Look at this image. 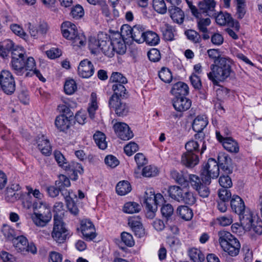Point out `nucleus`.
Masks as SVG:
<instances>
[{
    "label": "nucleus",
    "instance_id": "obj_1",
    "mask_svg": "<svg viewBox=\"0 0 262 262\" xmlns=\"http://www.w3.org/2000/svg\"><path fill=\"white\" fill-rule=\"evenodd\" d=\"M210 59L213 60L210 65L211 71L207 73L208 79L215 85H218L220 82L225 81L232 72L231 60L227 57L221 56L218 49H211L207 50Z\"/></svg>",
    "mask_w": 262,
    "mask_h": 262
},
{
    "label": "nucleus",
    "instance_id": "obj_2",
    "mask_svg": "<svg viewBox=\"0 0 262 262\" xmlns=\"http://www.w3.org/2000/svg\"><path fill=\"white\" fill-rule=\"evenodd\" d=\"M11 66L14 73L18 76L24 75L25 77H29L35 75L40 81H46L40 71L36 69L34 58L28 57L23 48H17L13 51Z\"/></svg>",
    "mask_w": 262,
    "mask_h": 262
},
{
    "label": "nucleus",
    "instance_id": "obj_3",
    "mask_svg": "<svg viewBox=\"0 0 262 262\" xmlns=\"http://www.w3.org/2000/svg\"><path fill=\"white\" fill-rule=\"evenodd\" d=\"M33 213L31 219L38 227L45 226L51 220L52 213L48 204L43 201H34L32 205Z\"/></svg>",
    "mask_w": 262,
    "mask_h": 262
},
{
    "label": "nucleus",
    "instance_id": "obj_4",
    "mask_svg": "<svg viewBox=\"0 0 262 262\" xmlns=\"http://www.w3.org/2000/svg\"><path fill=\"white\" fill-rule=\"evenodd\" d=\"M218 237L219 243L223 251L232 257L238 255L241 244L237 238L225 230L219 231Z\"/></svg>",
    "mask_w": 262,
    "mask_h": 262
},
{
    "label": "nucleus",
    "instance_id": "obj_5",
    "mask_svg": "<svg viewBox=\"0 0 262 262\" xmlns=\"http://www.w3.org/2000/svg\"><path fill=\"white\" fill-rule=\"evenodd\" d=\"M61 31L63 36L71 40L74 47H80L85 45V36L82 33H78L75 24L70 21L63 22L61 26Z\"/></svg>",
    "mask_w": 262,
    "mask_h": 262
},
{
    "label": "nucleus",
    "instance_id": "obj_6",
    "mask_svg": "<svg viewBox=\"0 0 262 262\" xmlns=\"http://www.w3.org/2000/svg\"><path fill=\"white\" fill-rule=\"evenodd\" d=\"M144 203L147 210L146 215L149 218H152L158 209V205L163 202V196L160 193L155 194L152 188L147 189L144 194Z\"/></svg>",
    "mask_w": 262,
    "mask_h": 262
},
{
    "label": "nucleus",
    "instance_id": "obj_7",
    "mask_svg": "<svg viewBox=\"0 0 262 262\" xmlns=\"http://www.w3.org/2000/svg\"><path fill=\"white\" fill-rule=\"evenodd\" d=\"M51 237L58 244H63L71 236L66 224L59 216H54Z\"/></svg>",
    "mask_w": 262,
    "mask_h": 262
},
{
    "label": "nucleus",
    "instance_id": "obj_8",
    "mask_svg": "<svg viewBox=\"0 0 262 262\" xmlns=\"http://www.w3.org/2000/svg\"><path fill=\"white\" fill-rule=\"evenodd\" d=\"M145 29L141 25H136L131 27L127 24L123 25L121 28V33L122 37L131 38L133 40L138 43L144 42L143 36L145 34Z\"/></svg>",
    "mask_w": 262,
    "mask_h": 262
},
{
    "label": "nucleus",
    "instance_id": "obj_9",
    "mask_svg": "<svg viewBox=\"0 0 262 262\" xmlns=\"http://www.w3.org/2000/svg\"><path fill=\"white\" fill-rule=\"evenodd\" d=\"M16 83L12 74L8 70L0 73V89L6 94L11 95L15 91Z\"/></svg>",
    "mask_w": 262,
    "mask_h": 262
},
{
    "label": "nucleus",
    "instance_id": "obj_10",
    "mask_svg": "<svg viewBox=\"0 0 262 262\" xmlns=\"http://www.w3.org/2000/svg\"><path fill=\"white\" fill-rule=\"evenodd\" d=\"M219 167L215 159L209 158L205 166L201 170L202 180L216 179L219 175Z\"/></svg>",
    "mask_w": 262,
    "mask_h": 262
},
{
    "label": "nucleus",
    "instance_id": "obj_11",
    "mask_svg": "<svg viewBox=\"0 0 262 262\" xmlns=\"http://www.w3.org/2000/svg\"><path fill=\"white\" fill-rule=\"evenodd\" d=\"M14 245L17 252L24 255L29 253L35 254L37 251L34 244L29 243L27 238L24 236H19L16 238L14 241Z\"/></svg>",
    "mask_w": 262,
    "mask_h": 262
},
{
    "label": "nucleus",
    "instance_id": "obj_12",
    "mask_svg": "<svg viewBox=\"0 0 262 262\" xmlns=\"http://www.w3.org/2000/svg\"><path fill=\"white\" fill-rule=\"evenodd\" d=\"M80 230L83 238L87 241L93 240L97 236L95 227L90 220H82L80 223Z\"/></svg>",
    "mask_w": 262,
    "mask_h": 262
},
{
    "label": "nucleus",
    "instance_id": "obj_13",
    "mask_svg": "<svg viewBox=\"0 0 262 262\" xmlns=\"http://www.w3.org/2000/svg\"><path fill=\"white\" fill-rule=\"evenodd\" d=\"M122 99H109L108 106L114 110L116 114L119 117L126 116L129 112V107L127 104L122 101Z\"/></svg>",
    "mask_w": 262,
    "mask_h": 262
},
{
    "label": "nucleus",
    "instance_id": "obj_14",
    "mask_svg": "<svg viewBox=\"0 0 262 262\" xmlns=\"http://www.w3.org/2000/svg\"><path fill=\"white\" fill-rule=\"evenodd\" d=\"M115 132L118 137L123 140H128L134 136L128 125L123 122H117L113 126Z\"/></svg>",
    "mask_w": 262,
    "mask_h": 262
},
{
    "label": "nucleus",
    "instance_id": "obj_15",
    "mask_svg": "<svg viewBox=\"0 0 262 262\" xmlns=\"http://www.w3.org/2000/svg\"><path fill=\"white\" fill-rule=\"evenodd\" d=\"M217 160L218 164L226 173V175L221 176L219 180H222L223 178L225 179V180H231V178L228 175V173L232 172V170L229 168V165L231 162V158L225 154H221L218 156Z\"/></svg>",
    "mask_w": 262,
    "mask_h": 262
},
{
    "label": "nucleus",
    "instance_id": "obj_16",
    "mask_svg": "<svg viewBox=\"0 0 262 262\" xmlns=\"http://www.w3.org/2000/svg\"><path fill=\"white\" fill-rule=\"evenodd\" d=\"M95 68L92 62L88 59L81 61L78 67V73L80 77L89 78L94 73Z\"/></svg>",
    "mask_w": 262,
    "mask_h": 262
},
{
    "label": "nucleus",
    "instance_id": "obj_17",
    "mask_svg": "<svg viewBox=\"0 0 262 262\" xmlns=\"http://www.w3.org/2000/svg\"><path fill=\"white\" fill-rule=\"evenodd\" d=\"M198 7L199 11L204 16H215V2L214 0H202L199 3Z\"/></svg>",
    "mask_w": 262,
    "mask_h": 262
},
{
    "label": "nucleus",
    "instance_id": "obj_18",
    "mask_svg": "<svg viewBox=\"0 0 262 262\" xmlns=\"http://www.w3.org/2000/svg\"><path fill=\"white\" fill-rule=\"evenodd\" d=\"M180 186H171L169 188L168 192L170 196L176 201L180 202L184 191L186 187H189V181H183Z\"/></svg>",
    "mask_w": 262,
    "mask_h": 262
},
{
    "label": "nucleus",
    "instance_id": "obj_19",
    "mask_svg": "<svg viewBox=\"0 0 262 262\" xmlns=\"http://www.w3.org/2000/svg\"><path fill=\"white\" fill-rule=\"evenodd\" d=\"M211 181H189V184L199 193L200 196L207 198L210 193L209 186Z\"/></svg>",
    "mask_w": 262,
    "mask_h": 262
},
{
    "label": "nucleus",
    "instance_id": "obj_20",
    "mask_svg": "<svg viewBox=\"0 0 262 262\" xmlns=\"http://www.w3.org/2000/svg\"><path fill=\"white\" fill-rule=\"evenodd\" d=\"M221 188L218 190V196L220 200L228 202L231 199V193L228 188L233 185L232 181H219Z\"/></svg>",
    "mask_w": 262,
    "mask_h": 262
},
{
    "label": "nucleus",
    "instance_id": "obj_21",
    "mask_svg": "<svg viewBox=\"0 0 262 262\" xmlns=\"http://www.w3.org/2000/svg\"><path fill=\"white\" fill-rule=\"evenodd\" d=\"M172 105L177 112H183L190 107L191 101L185 97H174L172 99Z\"/></svg>",
    "mask_w": 262,
    "mask_h": 262
},
{
    "label": "nucleus",
    "instance_id": "obj_22",
    "mask_svg": "<svg viewBox=\"0 0 262 262\" xmlns=\"http://www.w3.org/2000/svg\"><path fill=\"white\" fill-rule=\"evenodd\" d=\"M252 212L249 210L245 211L240 215V223L242 227L245 231H251L252 228V225L255 222L254 220Z\"/></svg>",
    "mask_w": 262,
    "mask_h": 262
},
{
    "label": "nucleus",
    "instance_id": "obj_23",
    "mask_svg": "<svg viewBox=\"0 0 262 262\" xmlns=\"http://www.w3.org/2000/svg\"><path fill=\"white\" fill-rule=\"evenodd\" d=\"M252 212L249 210L245 211L240 215V223L242 227L245 231H251L252 228V225L255 222L254 220Z\"/></svg>",
    "mask_w": 262,
    "mask_h": 262
},
{
    "label": "nucleus",
    "instance_id": "obj_24",
    "mask_svg": "<svg viewBox=\"0 0 262 262\" xmlns=\"http://www.w3.org/2000/svg\"><path fill=\"white\" fill-rule=\"evenodd\" d=\"M170 92L174 97H185L189 93V87L185 83L179 81L173 85Z\"/></svg>",
    "mask_w": 262,
    "mask_h": 262
},
{
    "label": "nucleus",
    "instance_id": "obj_25",
    "mask_svg": "<svg viewBox=\"0 0 262 262\" xmlns=\"http://www.w3.org/2000/svg\"><path fill=\"white\" fill-rule=\"evenodd\" d=\"M230 206L232 211L239 215L246 211L244 202L238 195H233L232 196Z\"/></svg>",
    "mask_w": 262,
    "mask_h": 262
},
{
    "label": "nucleus",
    "instance_id": "obj_26",
    "mask_svg": "<svg viewBox=\"0 0 262 262\" xmlns=\"http://www.w3.org/2000/svg\"><path fill=\"white\" fill-rule=\"evenodd\" d=\"M73 118H69L64 114L56 117L55 120V126L61 132H65L68 129L71 124V120Z\"/></svg>",
    "mask_w": 262,
    "mask_h": 262
},
{
    "label": "nucleus",
    "instance_id": "obj_27",
    "mask_svg": "<svg viewBox=\"0 0 262 262\" xmlns=\"http://www.w3.org/2000/svg\"><path fill=\"white\" fill-rule=\"evenodd\" d=\"M199 159L195 153L186 152L181 157V163L187 167L191 168L199 163Z\"/></svg>",
    "mask_w": 262,
    "mask_h": 262
},
{
    "label": "nucleus",
    "instance_id": "obj_28",
    "mask_svg": "<svg viewBox=\"0 0 262 262\" xmlns=\"http://www.w3.org/2000/svg\"><path fill=\"white\" fill-rule=\"evenodd\" d=\"M125 84H119L116 85H112V90L113 94L109 99H118L126 98L128 96V92L127 91Z\"/></svg>",
    "mask_w": 262,
    "mask_h": 262
},
{
    "label": "nucleus",
    "instance_id": "obj_29",
    "mask_svg": "<svg viewBox=\"0 0 262 262\" xmlns=\"http://www.w3.org/2000/svg\"><path fill=\"white\" fill-rule=\"evenodd\" d=\"M37 147L41 154L45 156H49L52 154V146L48 139L42 136L37 141Z\"/></svg>",
    "mask_w": 262,
    "mask_h": 262
},
{
    "label": "nucleus",
    "instance_id": "obj_30",
    "mask_svg": "<svg viewBox=\"0 0 262 262\" xmlns=\"http://www.w3.org/2000/svg\"><path fill=\"white\" fill-rule=\"evenodd\" d=\"M170 17L173 21L177 24H181L184 19V13L179 7L171 6L168 9Z\"/></svg>",
    "mask_w": 262,
    "mask_h": 262
},
{
    "label": "nucleus",
    "instance_id": "obj_31",
    "mask_svg": "<svg viewBox=\"0 0 262 262\" xmlns=\"http://www.w3.org/2000/svg\"><path fill=\"white\" fill-rule=\"evenodd\" d=\"M215 18V20L217 24L221 26L228 25L230 27H233L234 21L233 19L231 16L230 14L228 13L220 12L217 15L215 13V16H213Z\"/></svg>",
    "mask_w": 262,
    "mask_h": 262
},
{
    "label": "nucleus",
    "instance_id": "obj_32",
    "mask_svg": "<svg viewBox=\"0 0 262 262\" xmlns=\"http://www.w3.org/2000/svg\"><path fill=\"white\" fill-rule=\"evenodd\" d=\"M220 142L222 143L223 147L227 151L234 154L238 152V144L236 141H235L232 138H226Z\"/></svg>",
    "mask_w": 262,
    "mask_h": 262
},
{
    "label": "nucleus",
    "instance_id": "obj_33",
    "mask_svg": "<svg viewBox=\"0 0 262 262\" xmlns=\"http://www.w3.org/2000/svg\"><path fill=\"white\" fill-rule=\"evenodd\" d=\"M170 176L171 178L174 180H187L188 178L189 180H193L194 178L197 180H199L198 176L194 174H188L184 171H178L176 170H172L171 171Z\"/></svg>",
    "mask_w": 262,
    "mask_h": 262
},
{
    "label": "nucleus",
    "instance_id": "obj_34",
    "mask_svg": "<svg viewBox=\"0 0 262 262\" xmlns=\"http://www.w3.org/2000/svg\"><path fill=\"white\" fill-rule=\"evenodd\" d=\"M208 123L207 117L204 116H198L193 120L192 128L194 132L203 131Z\"/></svg>",
    "mask_w": 262,
    "mask_h": 262
},
{
    "label": "nucleus",
    "instance_id": "obj_35",
    "mask_svg": "<svg viewBox=\"0 0 262 262\" xmlns=\"http://www.w3.org/2000/svg\"><path fill=\"white\" fill-rule=\"evenodd\" d=\"M110 83L112 85L119 84H126L128 81L125 76L119 72H113L109 79Z\"/></svg>",
    "mask_w": 262,
    "mask_h": 262
},
{
    "label": "nucleus",
    "instance_id": "obj_36",
    "mask_svg": "<svg viewBox=\"0 0 262 262\" xmlns=\"http://www.w3.org/2000/svg\"><path fill=\"white\" fill-rule=\"evenodd\" d=\"M161 30L162 32L163 38L165 40L171 41L174 39L175 30L172 26L168 24H165L161 27Z\"/></svg>",
    "mask_w": 262,
    "mask_h": 262
},
{
    "label": "nucleus",
    "instance_id": "obj_37",
    "mask_svg": "<svg viewBox=\"0 0 262 262\" xmlns=\"http://www.w3.org/2000/svg\"><path fill=\"white\" fill-rule=\"evenodd\" d=\"M144 42L150 46H156L159 43L160 37L155 32L148 31L145 32L143 36Z\"/></svg>",
    "mask_w": 262,
    "mask_h": 262
},
{
    "label": "nucleus",
    "instance_id": "obj_38",
    "mask_svg": "<svg viewBox=\"0 0 262 262\" xmlns=\"http://www.w3.org/2000/svg\"><path fill=\"white\" fill-rule=\"evenodd\" d=\"M203 15L200 12L198 17H195L197 20V27L200 32L205 33L208 32L207 27L210 25L211 20L209 18H203Z\"/></svg>",
    "mask_w": 262,
    "mask_h": 262
},
{
    "label": "nucleus",
    "instance_id": "obj_39",
    "mask_svg": "<svg viewBox=\"0 0 262 262\" xmlns=\"http://www.w3.org/2000/svg\"><path fill=\"white\" fill-rule=\"evenodd\" d=\"M93 139L97 146L101 149L104 150L107 146L106 137L104 133L97 131L93 135Z\"/></svg>",
    "mask_w": 262,
    "mask_h": 262
},
{
    "label": "nucleus",
    "instance_id": "obj_40",
    "mask_svg": "<svg viewBox=\"0 0 262 262\" xmlns=\"http://www.w3.org/2000/svg\"><path fill=\"white\" fill-rule=\"evenodd\" d=\"M116 192L120 195H125L132 190V186L128 181H119L116 187Z\"/></svg>",
    "mask_w": 262,
    "mask_h": 262
},
{
    "label": "nucleus",
    "instance_id": "obj_41",
    "mask_svg": "<svg viewBox=\"0 0 262 262\" xmlns=\"http://www.w3.org/2000/svg\"><path fill=\"white\" fill-rule=\"evenodd\" d=\"M177 212L182 219L186 221L190 220L193 216L192 210L186 206H179Z\"/></svg>",
    "mask_w": 262,
    "mask_h": 262
},
{
    "label": "nucleus",
    "instance_id": "obj_42",
    "mask_svg": "<svg viewBox=\"0 0 262 262\" xmlns=\"http://www.w3.org/2000/svg\"><path fill=\"white\" fill-rule=\"evenodd\" d=\"M56 186L65 199L70 198V191L67 189L71 186L70 181H56Z\"/></svg>",
    "mask_w": 262,
    "mask_h": 262
},
{
    "label": "nucleus",
    "instance_id": "obj_43",
    "mask_svg": "<svg viewBox=\"0 0 262 262\" xmlns=\"http://www.w3.org/2000/svg\"><path fill=\"white\" fill-rule=\"evenodd\" d=\"M123 210L126 213H135L140 211L141 206L136 202H129L124 204Z\"/></svg>",
    "mask_w": 262,
    "mask_h": 262
},
{
    "label": "nucleus",
    "instance_id": "obj_44",
    "mask_svg": "<svg viewBox=\"0 0 262 262\" xmlns=\"http://www.w3.org/2000/svg\"><path fill=\"white\" fill-rule=\"evenodd\" d=\"M189 256L190 259L194 262H202L205 258V256L201 251L195 248L189 249Z\"/></svg>",
    "mask_w": 262,
    "mask_h": 262
},
{
    "label": "nucleus",
    "instance_id": "obj_45",
    "mask_svg": "<svg viewBox=\"0 0 262 262\" xmlns=\"http://www.w3.org/2000/svg\"><path fill=\"white\" fill-rule=\"evenodd\" d=\"M184 34L187 39L194 43H200L202 41V38L200 34L194 30H187L185 31Z\"/></svg>",
    "mask_w": 262,
    "mask_h": 262
},
{
    "label": "nucleus",
    "instance_id": "obj_46",
    "mask_svg": "<svg viewBox=\"0 0 262 262\" xmlns=\"http://www.w3.org/2000/svg\"><path fill=\"white\" fill-rule=\"evenodd\" d=\"M152 7L158 13L164 14L167 12V8L164 0H153Z\"/></svg>",
    "mask_w": 262,
    "mask_h": 262
},
{
    "label": "nucleus",
    "instance_id": "obj_47",
    "mask_svg": "<svg viewBox=\"0 0 262 262\" xmlns=\"http://www.w3.org/2000/svg\"><path fill=\"white\" fill-rule=\"evenodd\" d=\"M112 46L114 48V52H116L119 54H123L126 52V46L124 41L121 39L112 40Z\"/></svg>",
    "mask_w": 262,
    "mask_h": 262
},
{
    "label": "nucleus",
    "instance_id": "obj_48",
    "mask_svg": "<svg viewBox=\"0 0 262 262\" xmlns=\"http://www.w3.org/2000/svg\"><path fill=\"white\" fill-rule=\"evenodd\" d=\"M159 77L160 79L165 83H169L171 81L172 76L169 69L166 67H163L159 72Z\"/></svg>",
    "mask_w": 262,
    "mask_h": 262
},
{
    "label": "nucleus",
    "instance_id": "obj_49",
    "mask_svg": "<svg viewBox=\"0 0 262 262\" xmlns=\"http://www.w3.org/2000/svg\"><path fill=\"white\" fill-rule=\"evenodd\" d=\"M188 188L186 187V190L184 191L180 202H183L188 205H193L195 203L196 199L193 193L188 191Z\"/></svg>",
    "mask_w": 262,
    "mask_h": 262
},
{
    "label": "nucleus",
    "instance_id": "obj_50",
    "mask_svg": "<svg viewBox=\"0 0 262 262\" xmlns=\"http://www.w3.org/2000/svg\"><path fill=\"white\" fill-rule=\"evenodd\" d=\"M159 173L158 168L151 165L145 167L142 170V175L144 177L151 178L157 176Z\"/></svg>",
    "mask_w": 262,
    "mask_h": 262
},
{
    "label": "nucleus",
    "instance_id": "obj_51",
    "mask_svg": "<svg viewBox=\"0 0 262 262\" xmlns=\"http://www.w3.org/2000/svg\"><path fill=\"white\" fill-rule=\"evenodd\" d=\"M77 90V84L73 79L67 80L64 85V90L65 93L68 95H72Z\"/></svg>",
    "mask_w": 262,
    "mask_h": 262
},
{
    "label": "nucleus",
    "instance_id": "obj_52",
    "mask_svg": "<svg viewBox=\"0 0 262 262\" xmlns=\"http://www.w3.org/2000/svg\"><path fill=\"white\" fill-rule=\"evenodd\" d=\"M216 138L217 140L221 142L226 138H231L229 136L231 135V132L227 127H224L221 130H216Z\"/></svg>",
    "mask_w": 262,
    "mask_h": 262
},
{
    "label": "nucleus",
    "instance_id": "obj_53",
    "mask_svg": "<svg viewBox=\"0 0 262 262\" xmlns=\"http://www.w3.org/2000/svg\"><path fill=\"white\" fill-rule=\"evenodd\" d=\"M2 232L6 238L11 239L15 236L14 230L8 225H4L2 228Z\"/></svg>",
    "mask_w": 262,
    "mask_h": 262
},
{
    "label": "nucleus",
    "instance_id": "obj_54",
    "mask_svg": "<svg viewBox=\"0 0 262 262\" xmlns=\"http://www.w3.org/2000/svg\"><path fill=\"white\" fill-rule=\"evenodd\" d=\"M54 157L60 166L63 167L66 169L68 168L69 164L66 162V159L60 151H55Z\"/></svg>",
    "mask_w": 262,
    "mask_h": 262
},
{
    "label": "nucleus",
    "instance_id": "obj_55",
    "mask_svg": "<svg viewBox=\"0 0 262 262\" xmlns=\"http://www.w3.org/2000/svg\"><path fill=\"white\" fill-rule=\"evenodd\" d=\"M70 104L68 102H64V104H59L58 106V110L66 115H68L69 118H73L74 116V114L71 112V110L69 108Z\"/></svg>",
    "mask_w": 262,
    "mask_h": 262
},
{
    "label": "nucleus",
    "instance_id": "obj_56",
    "mask_svg": "<svg viewBox=\"0 0 262 262\" xmlns=\"http://www.w3.org/2000/svg\"><path fill=\"white\" fill-rule=\"evenodd\" d=\"M199 144L198 142L194 140H191L187 142L185 144V148L186 152L190 153H194L199 152Z\"/></svg>",
    "mask_w": 262,
    "mask_h": 262
},
{
    "label": "nucleus",
    "instance_id": "obj_57",
    "mask_svg": "<svg viewBox=\"0 0 262 262\" xmlns=\"http://www.w3.org/2000/svg\"><path fill=\"white\" fill-rule=\"evenodd\" d=\"M53 211L55 213L54 216H58L62 219L64 215V206L61 202L55 203L54 205Z\"/></svg>",
    "mask_w": 262,
    "mask_h": 262
},
{
    "label": "nucleus",
    "instance_id": "obj_58",
    "mask_svg": "<svg viewBox=\"0 0 262 262\" xmlns=\"http://www.w3.org/2000/svg\"><path fill=\"white\" fill-rule=\"evenodd\" d=\"M121 240L128 247H132L135 244V242L132 234L124 232L121 234Z\"/></svg>",
    "mask_w": 262,
    "mask_h": 262
},
{
    "label": "nucleus",
    "instance_id": "obj_59",
    "mask_svg": "<svg viewBox=\"0 0 262 262\" xmlns=\"http://www.w3.org/2000/svg\"><path fill=\"white\" fill-rule=\"evenodd\" d=\"M216 220L219 224L222 226H229L233 222L232 216L231 215L219 216Z\"/></svg>",
    "mask_w": 262,
    "mask_h": 262
},
{
    "label": "nucleus",
    "instance_id": "obj_60",
    "mask_svg": "<svg viewBox=\"0 0 262 262\" xmlns=\"http://www.w3.org/2000/svg\"><path fill=\"white\" fill-rule=\"evenodd\" d=\"M138 145L135 142H130L124 147V152L128 156H132L133 153L138 150Z\"/></svg>",
    "mask_w": 262,
    "mask_h": 262
},
{
    "label": "nucleus",
    "instance_id": "obj_61",
    "mask_svg": "<svg viewBox=\"0 0 262 262\" xmlns=\"http://www.w3.org/2000/svg\"><path fill=\"white\" fill-rule=\"evenodd\" d=\"M149 59L152 62H157L161 59V54L157 49H152L150 50L147 53Z\"/></svg>",
    "mask_w": 262,
    "mask_h": 262
},
{
    "label": "nucleus",
    "instance_id": "obj_62",
    "mask_svg": "<svg viewBox=\"0 0 262 262\" xmlns=\"http://www.w3.org/2000/svg\"><path fill=\"white\" fill-rule=\"evenodd\" d=\"M106 165L111 168H115L119 164V161L113 155H107L104 159Z\"/></svg>",
    "mask_w": 262,
    "mask_h": 262
},
{
    "label": "nucleus",
    "instance_id": "obj_63",
    "mask_svg": "<svg viewBox=\"0 0 262 262\" xmlns=\"http://www.w3.org/2000/svg\"><path fill=\"white\" fill-rule=\"evenodd\" d=\"M71 15L75 19L81 18L84 15L83 8L80 5H76L72 8L71 12Z\"/></svg>",
    "mask_w": 262,
    "mask_h": 262
},
{
    "label": "nucleus",
    "instance_id": "obj_64",
    "mask_svg": "<svg viewBox=\"0 0 262 262\" xmlns=\"http://www.w3.org/2000/svg\"><path fill=\"white\" fill-rule=\"evenodd\" d=\"M191 83L195 90H200L202 82L200 77L195 74H192L189 77Z\"/></svg>",
    "mask_w": 262,
    "mask_h": 262
}]
</instances>
